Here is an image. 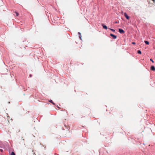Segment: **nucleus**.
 Wrapping results in <instances>:
<instances>
[{"label":"nucleus","instance_id":"2","mask_svg":"<svg viewBox=\"0 0 155 155\" xmlns=\"http://www.w3.org/2000/svg\"><path fill=\"white\" fill-rule=\"evenodd\" d=\"M110 35L111 37H113V38L114 39H116L117 38V37L116 35H113V34H110Z\"/></svg>","mask_w":155,"mask_h":155},{"label":"nucleus","instance_id":"1","mask_svg":"<svg viewBox=\"0 0 155 155\" xmlns=\"http://www.w3.org/2000/svg\"><path fill=\"white\" fill-rule=\"evenodd\" d=\"M119 32L121 34H123L124 33V30L122 29H120V28L119 29Z\"/></svg>","mask_w":155,"mask_h":155},{"label":"nucleus","instance_id":"14","mask_svg":"<svg viewBox=\"0 0 155 155\" xmlns=\"http://www.w3.org/2000/svg\"><path fill=\"white\" fill-rule=\"evenodd\" d=\"M153 1V2H155V0H152Z\"/></svg>","mask_w":155,"mask_h":155},{"label":"nucleus","instance_id":"7","mask_svg":"<svg viewBox=\"0 0 155 155\" xmlns=\"http://www.w3.org/2000/svg\"><path fill=\"white\" fill-rule=\"evenodd\" d=\"M137 53H138L139 54H141V51L140 50H139L138 51Z\"/></svg>","mask_w":155,"mask_h":155},{"label":"nucleus","instance_id":"8","mask_svg":"<svg viewBox=\"0 0 155 155\" xmlns=\"http://www.w3.org/2000/svg\"><path fill=\"white\" fill-rule=\"evenodd\" d=\"M15 13L16 14V16H18L19 15V14H18V13L16 12H15Z\"/></svg>","mask_w":155,"mask_h":155},{"label":"nucleus","instance_id":"11","mask_svg":"<svg viewBox=\"0 0 155 155\" xmlns=\"http://www.w3.org/2000/svg\"><path fill=\"white\" fill-rule=\"evenodd\" d=\"M49 102H51L53 104H54V103H53L52 102V101L51 100H50V101H49Z\"/></svg>","mask_w":155,"mask_h":155},{"label":"nucleus","instance_id":"12","mask_svg":"<svg viewBox=\"0 0 155 155\" xmlns=\"http://www.w3.org/2000/svg\"><path fill=\"white\" fill-rule=\"evenodd\" d=\"M111 30H112L113 31H115V30L113 29H110Z\"/></svg>","mask_w":155,"mask_h":155},{"label":"nucleus","instance_id":"3","mask_svg":"<svg viewBox=\"0 0 155 155\" xmlns=\"http://www.w3.org/2000/svg\"><path fill=\"white\" fill-rule=\"evenodd\" d=\"M124 15L125 17L127 19H129L130 18L129 16L126 13H124Z\"/></svg>","mask_w":155,"mask_h":155},{"label":"nucleus","instance_id":"15","mask_svg":"<svg viewBox=\"0 0 155 155\" xmlns=\"http://www.w3.org/2000/svg\"><path fill=\"white\" fill-rule=\"evenodd\" d=\"M80 38H81V37H80Z\"/></svg>","mask_w":155,"mask_h":155},{"label":"nucleus","instance_id":"4","mask_svg":"<svg viewBox=\"0 0 155 155\" xmlns=\"http://www.w3.org/2000/svg\"><path fill=\"white\" fill-rule=\"evenodd\" d=\"M151 70L153 71H155V68L153 66H152L151 67Z\"/></svg>","mask_w":155,"mask_h":155},{"label":"nucleus","instance_id":"5","mask_svg":"<svg viewBox=\"0 0 155 155\" xmlns=\"http://www.w3.org/2000/svg\"><path fill=\"white\" fill-rule=\"evenodd\" d=\"M102 26L104 28L107 29V26L104 25H102Z\"/></svg>","mask_w":155,"mask_h":155},{"label":"nucleus","instance_id":"9","mask_svg":"<svg viewBox=\"0 0 155 155\" xmlns=\"http://www.w3.org/2000/svg\"><path fill=\"white\" fill-rule=\"evenodd\" d=\"M11 155H15V153L14 152H12L11 153Z\"/></svg>","mask_w":155,"mask_h":155},{"label":"nucleus","instance_id":"10","mask_svg":"<svg viewBox=\"0 0 155 155\" xmlns=\"http://www.w3.org/2000/svg\"><path fill=\"white\" fill-rule=\"evenodd\" d=\"M150 61H151L153 63H154L153 61V60L152 59H150Z\"/></svg>","mask_w":155,"mask_h":155},{"label":"nucleus","instance_id":"6","mask_svg":"<svg viewBox=\"0 0 155 155\" xmlns=\"http://www.w3.org/2000/svg\"><path fill=\"white\" fill-rule=\"evenodd\" d=\"M144 42L147 44V45H148L149 44V42H148V41H144Z\"/></svg>","mask_w":155,"mask_h":155},{"label":"nucleus","instance_id":"13","mask_svg":"<svg viewBox=\"0 0 155 155\" xmlns=\"http://www.w3.org/2000/svg\"><path fill=\"white\" fill-rule=\"evenodd\" d=\"M132 44H133L135 45V44L136 43H135V42H132Z\"/></svg>","mask_w":155,"mask_h":155}]
</instances>
